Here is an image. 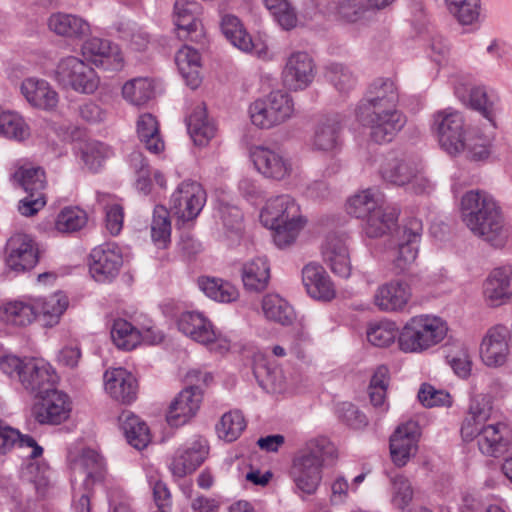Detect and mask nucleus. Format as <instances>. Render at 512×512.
<instances>
[{"label": "nucleus", "mask_w": 512, "mask_h": 512, "mask_svg": "<svg viewBox=\"0 0 512 512\" xmlns=\"http://www.w3.org/2000/svg\"><path fill=\"white\" fill-rule=\"evenodd\" d=\"M119 425L127 442L137 450L147 447L151 441L147 424L131 411H123L119 416Z\"/></svg>", "instance_id": "obj_49"}, {"label": "nucleus", "mask_w": 512, "mask_h": 512, "mask_svg": "<svg viewBox=\"0 0 512 512\" xmlns=\"http://www.w3.org/2000/svg\"><path fill=\"white\" fill-rule=\"evenodd\" d=\"M74 149L76 156L84 166L93 172L98 171L103 163L113 155L110 146L96 140L78 143Z\"/></svg>", "instance_id": "obj_53"}, {"label": "nucleus", "mask_w": 512, "mask_h": 512, "mask_svg": "<svg viewBox=\"0 0 512 512\" xmlns=\"http://www.w3.org/2000/svg\"><path fill=\"white\" fill-rule=\"evenodd\" d=\"M420 436V426L413 420L401 423L390 436L391 460L397 467L405 466L416 455Z\"/></svg>", "instance_id": "obj_29"}, {"label": "nucleus", "mask_w": 512, "mask_h": 512, "mask_svg": "<svg viewBox=\"0 0 512 512\" xmlns=\"http://www.w3.org/2000/svg\"><path fill=\"white\" fill-rule=\"evenodd\" d=\"M334 446L325 436L307 441L305 449L292 462L290 476L297 491L314 494L322 481L324 456L332 455Z\"/></svg>", "instance_id": "obj_6"}, {"label": "nucleus", "mask_w": 512, "mask_h": 512, "mask_svg": "<svg viewBox=\"0 0 512 512\" xmlns=\"http://www.w3.org/2000/svg\"><path fill=\"white\" fill-rule=\"evenodd\" d=\"M47 27L56 36L68 40H81L91 34L90 23L74 13H51L47 18Z\"/></svg>", "instance_id": "obj_38"}, {"label": "nucleus", "mask_w": 512, "mask_h": 512, "mask_svg": "<svg viewBox=\"0 0 512 512\" xmlns=\"http://www.w3.org/2000/svg\"><path fill=\"white\" fill-rule=\"evenodd\" d=\"M38 262V249L32 237L24 233L13 234L6 243V267L22 273L32 269Z\"/></svg>", "instance_id": "obj_30"}, {"label": "nucleus", "mask_w": 512, "mask_h": 512, "mask_svg": "<svg viewBox=\"0 0 512 512\" xmlns=\"http://www.w3.org/2000/svg\"><path fill=\"white\" fill-rule=\"evenodd\" d=\"M68 462L73 489V512H91L90 490L96 483L106 481L107 472L104 458L91 448L80 451L69 450Z\"/></svg>", "instance_id": "obj_5"}, {"label": "nucleus", "mask_w": 512, "mask_h": 512, "mask_svg": "<svg viewBox=\"0 0 512 512\" xmlns=\"http://www.w3.org/2000/svg\"><path fill=\"white\" fill-rule=\"evenodd\" d=\"M34 299L37 301L36 317L45 327L56 326L69 306V299L62 291L46 297L34 296Z\"/></svg>", "instance_id": "obj_45"}, {"label": "nucleus", "mask_w": 512, "mask_h": 512, "mask_svg": "<svg viewBox=\"0 0 512 512\" xmlns=\"http://www.w3.org/2000/svg\"><path fill=\"white\" fill-rule=\"evenodd\" d=\"M400 331L395 322L390 320H381L371 322L366 330V336L369 343L376 347H387L399 338Z\"/></svg>", "instance_id": "obj_61"}, {"label": "nucleus", "mask_w": 512, "mask_h": 512, "mask_svg": "<svg viewBox=\"0 0 512 512\" xmlns=\"http://www.w3.org/2000/svg\"><path fill=\"white\" fill-rule=\"evenodd\" d=\"M175 322L179 332L203 345L210 352L222 355L231 348L230 336L217 328L203 312L183 311L177 316Z\"/></svg>", "instance_id": "obj_9"}, {"label": "nucleus", "mask_w": 512, "mask_h": 512, "mask_svg": "<svg viewBox=\"0 0 512 512\" xmlns=\"http://www.w3.org/2000/svg\"><path fill=\"white\" fill-rule=\"evenodd\" d=\"M449 331L442 317L425 313L412 316L399 334V348L405 353H423L444 341Z\"/></svg>", "instance_id": "obj_7"}, {"label": "nucleus", "mask_w": 512, "mask_h": 512, "mask_svg": "<svg viewBox=\"0 0 512 512\" xmlns=\"http://www.w3.org/2000/svg\"><path fill=\"white\" fill-rule=\"evenodd\" d=\"M412 298L406 282L392 280L380 285L374 294L375 306L384 312H403Z\"/></svg>", "instance_id": "obj_36"}, {"label": "nucleus", "mask_w": 512, "mask_h": 512, "mask_svg": "<svg viewBox=\"0 0 512 512\" xmlns=\"http://www.w3.org/2000/svg\"><path fill=\"white\" fill-rule=\"evenodd\" d=\"M448 13L463 26L473 25L480 18V0H443Z\"/></svg>", "instance_id": "obj_59"}, {"label": "nucleus", "mask_w": 512, "mask_h": 512, "mask_svg": "<svg viewBox=\"0 0 512 512\" xmlns=\"http://www.w3.org/2000/svg\"><path fill=\"white\" fill-rule=\"evenodd\" d=\"M129 167L135 173L134 188L144 196L156 199L167 189V179L160 170H150L147 160L139 151H133L128 157Z\"/></svg>", "instance_id": "obj_28"}, {"label": "nucleus", "mask_w": 512, "mask_h": 512, "mask_svg": "<svg viewBox=\"0 0 512 512\" xmlns=\"http://www.w3.org/2000/svg\"><path fill=\"white\" fill-rule=\"evenodd\" d=\"M399 210L383 205L377 212L368 216L363 224V232L369 238H379L390 233L397 226Z\"/></svg>", "instance_id": "obj_48"}, {"label": "nucleus", "mask_w": 512, "mask_h": 512, "mask_svg": "<svg viewBox=\"0 0 512 512\" xmlns=\"http://www.w3.org/2000/svg\"><path fill=\"white\" fill-rule=\"evenodd\" d=\"M462 222L471 233L494 247H503L509 231L501 207L495 198L484 190L465 192L459 203Z\"/></svg>", "instance_id": "obj_1"}, {"label": "nucleus", "mask_w": 512, "mask_h": 512, "mask_svg": "<svg viewBox=\"0 0 512 512\" xmlns=\"http://www.w3.org/2000/svg\"><path fill=\"white\" fill-rule=\"evenodd\" d=\"M511 358V334L507 326L496 324L483 335L479 344V359L487 368L497 369Z\"/></svg>", "instance_id": "obj_18"}, {"label": "nucleus", "mask_w": 512, "mask_h": 512, "mask_svg": "<svg viewBox=\"0 0 512 512\" xmlns=\"http://www.w3.org/2000/svg\"><path fill=\"white\" fill-rule=\"evenodd\" d=\"M14 447L30 450L27 456L31 462L27 464L24 475L35 485L39 494H44L50 482L51 471L45 461L38 460L44 452L43 447L32 436L22 434L18 429L0 421V453L6 454Z\"/></svg>", "instance_id": "obj_8"}, {"label": "nucleus", "mask_w": 512, "mask_h": 512, "mask_svg": "<svg viewBox=\"0 0 512 512\" xmlns=\"http://www.w3.org/2000/svg\"><path fill=\"white\" fill-rule=\"evenodd\" d=\"M97 203L105 211V226L112 235H118L123 228L124 211L123 206L114 196L108 193L97 192Z\"/></svg>", "instance_id": "obj_56"}, {"label": "nucleus", "mask_w": 512, "mask_h": 512, "mask_svg": "<svg viewBox=\"0 0 512 512\" xmlns=\"http://www.w3.org/2000/svg\"><path fill=\"white\" fill-rule=\"evenodd\" d=\"M214 218L216 224L221 227L223 236L231 244L240 240L243 233V214L237 206L226 202L224 198H218Z\"/></svg>", "instance_id": "obj_42"}, {"label": "nucleus", "mask_w": 512, "mask_h": 512, "mask_svg": "<svg viewBox=\"0 0 512 512\" xmlns=\"http://www.w3.org/2000/svg\"><path fill=\"white\" fill-rule=\"evenodd\" d=\"M136 130L140 142L150 153L159 154L164 150L165 144L159 131V123L154 115H140Z\"/></svg>", "instance_id": "obj_54"}, {"label": "nucleus", "mask_w": 512, "mask_h": 512, "mask_svg": "<svg viewBox=\"0 0 512 512\" xmlns=\"http://www.w3.org/2000/svg\"><path fill=\"white\" fill-rule=\"evenodd\" d=\"M205 203V190L200 183L192 180L179 183L170 197L171 210L183 222L195 219Z\"/></svg>", "instance_id": "obj_23"}, {"label": "nucleus", "mask_w": 512, "mask_h": 512, "mask_svg": "<svg viewBox=\"0 0 512 512\" xmlns=\"http://www.w3.org/2000/svg\"><path fill=\"white\" fill-rule=\"evenodd\" d=\"M81 55L88 63L105 71L117 72L125 65L120 47L108 39L88 38L81 45Z\"/></svg>", "instance_id": "obj_24"}, {"label": "nucleus", "mask_w": 512, "mask_h": 512, "mask_svg": "<svg viewBox=\"0 0 512 512\" xmlns=\"http://www.w3.org/2000/svg\"><path fill=\"white\" fill-rule=\"evenodd\" d=\"M470 128L463 112L453 107L437 110L431 116V133L440 149L452 157L461 155L463 140Z\"/></svg>", "instance_id": "obj_10"}, {"label": "nucleus", "mask_w": 512, "mask_h": 512, "mask_svg": "<svg viewBox=\"0 0 512 512\" xmlns=\"http://www.w3.org/2000/svg\"><path fill=\"white\" fill-rule=\"evenodd\" d=\"M37 301L23 295L0 305V332L7 328H26L36 320Z\"/></svg>", "instance_id": "obj_32"}, {"label": "nucleus", "mask_w": 512, "mask_h": 512, "mask_svg": "<svg viewBox=\"0 0 512 512\" xmlns=\"http://www.w3.org/2000/svg\"><path fill=\"white\" fill-rule=\"evenodd\" d=\"M512 266L502 265L493 268L482 284V298L490 308H498L512 299Z\"/></svg>", "instance_id": "obj_31"}, {"label": "nucleus", "mask_w": 512, "mask_h": 512, "mask_svg": "<svg viewBox=\"0 0 512 512\" xmlns=\"http://www.w3.org/2000/svg\"><path fill=\"white\" fill-rule=\"evenodd\" d=\"M414 170L415 167L411 164L394 158L386 160L381 166L380 174L384 181L393 185L404 186L410 182Z\"/></svg>", "instance_id": "obj_64"}, {"label": "nucleus", "mask_w": 512, "mask_h": 512, "mask_svg": "<svg viewBox=\"0 0 512 512\" xmlns=\"http://www.w3.org/2000/svg\"><path fill=\"white\" fill-rule=\"evenodd\" d=\"M197 285L208 298L219 303H232L239 298L238 288L222 278L202 276Z\"/></svg>", "instance_id": "obj_52"}, {"label": "nucleus", "mask_w": 512, "mask_h": 512, "mask_svg": "<svg viewBox=\"0 0 512 512\" xmlns=\"http://www.w3.org/2000/svg\"><path fill=\"white\" fill-rule=\"evenodd\" d=\"M13 179L26 192H42L45 187L44 170L26 159H18L12 164Z\"/></svg>", "instance_id": "obj_51"}, {"label": "nucleus", "mask_w": 512, "mask_h": 512, "mask_svg": "<svg viewBox=\"0 0 512 512\" xmlns=\"http://www.w3.org/2000/svg\"><path fill=\"white\" fill-rule=\"evenodd\" d=\"M31 135L25 118L14 110H0V136L9 140L23 142Z\"/></svg>", "instance_id": "obj_55"}, {"label": "nucleus", "mask_w": 512, "mask_h": 512, "mask_svg": "<svg viewBox=\"0 0 512 512\" xmlns=\"http://www.w3.org/2000/svg\"><path fill=\"white\" fill-rule=\"evenodd\" d=\"M58 381L57 371L47 360L30 357L19 383L27 393L36 398L56 387Z\"/></svg>", "instance_id": "obj_27"}, {"label": "nucleus", "mask_w": 512, "mask_h": 512, "mask_svg": "<svg viewBox=\"0 0 512 512\" xmlns=\"http://www.w3.org/2000/svg\"><path fill=\"white\" fill-rule=\"evenodd\" d=\"M111 338L118 349L131 351L141 345L139 328L134 327L129 321L115 319L111 328Z\"/></svg>", "instance_id": "obj_57"}, {"label": "nucleus", "mask_w": 512, "mask_h": 512, "mask_svg": "<svg viewBox=\"0 0 512 512\" xmlns=\"http://www.w3.org/2000/svg\"><path fill=\"white\" fill-rule=\"evenodd\" d=\"M36 399L31 408V414L37 423L59 425L70 417L72 401L64 391L54 387Z\"/></svg>", "instance_id": "obj_20"}, {"label": "nucleus", "mask_w": 512, "mask_h": 512, "mask_svg": "<svg viewBox=\"0 0 512 512\" xmlns=\"http://www.w3.org/2000/svg\"><path fill=\"white\" fill-rule=\"evenodd\" d=\"M349 236L344 232H332L326 235L321 245L324 263L337 276L348 278L352 264L348 247Z\"/></svg>", "instance_id": "obj_26"}, {"label": "nucleus", "mask_w": 512, "mask_h": 512, "mask_svg": "<svg viewBox=\"0 0 512 512\" xmlns=\"http://www.w3.org/2000/svg\"><path fill=\"white\" fill-rule=\"evenodd\" d=\"M302 283L307 294L318 301H331L336 296L334 283L324 267L311 262L302 269Z\"/></svg>", "instance_id": "obj_37"}, {"label": "nucleus", "mask_w": 512, "mask_h": 512, "mask_svg": "<svg viewBox=\"0 0 512 512\" xmlns=\"http://www.w3.org/2000/svg\"><path fill=\"white\" fill-rule=\"evenodd\" d=\"M171 220L169 211L162 205L155 206L151 221V239L158 248H166L171 241Z\"/></svg>", "instance_id": "obj_60"}, {"label": "nucleus", "mask_w": 512, "mask_h": 512, "mask_svg": "<svg viewBox=\"0 0 512 512\" xmlns=\"http://www.w3.org/2000/svg\"><path fill=\"white\" fill-rule=\"evenodd\" d=\"M240 275L246 291L260 293L269 285L271 278L270 263L264 256L252 258L243 263Z\"/></svg>", "instance_id": "obj_43"}, {"label": "nucleus", "mask_w": 512, "mask_h": 512, "mask_svg": "<svg viewBox=\"0 0 512 512\" xmlns=\"http://www.w3.org/2000/svg\"><path fill=\"white\" fill-rule=\"evenodd\" d=\"M344 118L340 113H328L320 116L306 142L311 151L334 155L343 145L342 129Z\"/></svg>", "instance_id": "obj_17"}, {"label": "nucleus", "mask_w": 512, "mask_h": 512, "mask_svg": "<svg viewBox=\"0 0 512 512\" xmlns=\"http://www.w3.org/2000/svg\"><path fill=\"white\" fill-rule=\"evenodd\" d=\"M89 272L100 283L114 280L124 263L123 249L115 242H106L96 246L90 253Z\"/></svg>", "instance_id": "obj_21"}, {"label": "nucleus", "mask_w": 512, "mask_h": 512, "mask_svg": "<svg viewBox=\"0 0 512 512\" xmlns=\"http://www.w3.org/2000/svg\"><path fill=\"white\" fill-rule=\"evenodd\" d=\"M175 63L186 85L197 89L202 83V61L198 50L188 45L182 46L175 54Z\"/></svg>", "instance_id": "obj_47"}, {"label": "nucleus", "mask_w": 512, "mask_h": 512, "mask_svg": "<svg viewBox=\"0 0 512 512\" xmlns=\"http://www.w3.org/2000/svg\"><path fill=\"white\" fill-rule=\"evenodd\" d=\"M220 27L226 39L240 51L259 59H270L266 41L261 37L252 38L237 16L232 14L222 15Z\"/></svg>", "instance_id": "obj_22"}, {"label": "nucleus", "mask_w": 512, "mask_h": 512, "mask_svg": "<svg viewBox=\"0 0 512 512\" xmlns=\"http://www.w3.org/2000/svg\"><path fill=\"white\" fill-rule=\"evenodd\" d=\"M255 170L266 179L285 181L295 170L293 160L276 147L252 145L248 151Z\"/></svg>", "instance_id": "obj_15"}, {"label": "nucleus", "mask_w": 512, "mask_h": 512, "mask_svg": "<svg viewBox=\"0 0 512 512\" xmlns=\"http://www.w3.org/2000/svg\"><path fill=\"white\" fill-rule=\"evenodd\" d=\"M315 64L312 57L303 51L290 54L282 72L284 85L294 91L306 89L314 80Z\"/></svg>", "instance_id": "obj_33"}, {"label": "nucleus", "mask_w": 512, "mask_h": 512, "mask_svg": "<svg viewBox=\"0 0 512 512\" xmlns=\"http://www.w3.org/2000/svg\"><path fill=\"white\" fill-rule=\"evenodd\" d=\"M104 391L113 400L131 404L137 398L138 383L135 376L125 368H109L103 374Z\"/></svg>", "instance_id": "obj_34"}, {"label": "nucleus", "mask_w": 512, "mask_h": 512, "mask_svg": "<svg viewBox=\"0 0 512 512\" xmlns=\"http://www.w3.org/2000/svg\"><path fill=\"white\" fill-rule=\"evenodd\" d=\"M398 103L399 92L396 83L392 79L379 78L371 83L355 111L398 107Z\"/></svg>", "instance_id": "obj_39"}, {"label": "nucleus", "mask_w": 512, "mask_h": 512, "mask_svg": "<svg viewBox=\"0 0 512 512\" xmlns=\"http://www.w3.org/2000/svg\"><path fill=\"white\" fill-rule=\"evenodd\" d=\"M203 6L196 0H175L171 14L179 38L197 39L204 35Z\"/></svg>", "instance_id": "obj_25"}, {"label": "nucleus", "mask_w": 512, "mask_h": 512, "mask_svg": "<svg viewBox=\"0 0 512 512\" xmlns=\"http://www.w3.org/2000/svg\"><path fill=\"white\" fill-rule=\"evenodd\" d=\"M357 121L370 130L371 139L379 144L391 142L407 122L398 107L355 111Z\"/></svg>", "instance_id": "obj_13"}, {"label": "nucleus", "mask_w": 512, "mask_h": 512, "mask_svg": "<svg viewBox=\"0 0 512 512\" xmlns=\"http://www.w3.org/2000/svg\"><path fill=\"white\" fill-rule=\"evenodd\" d=\"M495 133L486 132L480 128H470L465 139L461 155L464 154L468 159L477 162L487 161L493 152V143Z\"/></svg>", "instance_id": "obj_44"}, {"label": "nucleus", "mask_w": 512, "mask_h": 512, "mask_svg": "<svg viewBox=\"0 0 512 512\" xmlns=\"http://www.w3.org/2000/svg\"><path fill=\"white\" fill-rule=\"evenodd\" d=\"M422 231L423 225L420 219L410 218L404 224L397 255L394 258V264L399 271H404L416 260Z\"/></svg>", "instance_id": "obj_40"}, {"label": "nucleus", "mask_w": 512, "mask_h": 512, "mask_svg": "<svg viewBox=\"0 0 512 512\" xmlns=\"http://www.w3.org/2000/svg\"><path fill=\"white\" fill-rule=\"evenodd\" d=\"M246 428V420L239 410H231L222 415L216 425L220 439L227 442L235 441Z\"/></svg>", "instance_id": "obj_63"}, {"label": "nucleus", "mask_w": 512, "mask_h": 512, "mask_svg": "<svg viewBox=\"0 0 512 512\" xmlns=\"http://www.w3.org/2000/svg\"><path fill=\"white\" fill-rule=\"evenodd\" d=\"M385 204L384 194L377 188L360 189L350 195L344 208L348 215L357 219H366Z\"/></svg>", "instance_id": "obj_41"}, {"label": "nucleus", "mask_w": 512, "mask_h": 512, "mask_svg": "<svg viewBox=\"0 0 512 512\" xmlns=\"http://www.w3.org/2000/svg\"><path fill=\"white\" fill-rule=\"evenodd\" d=\"M186 379L190 385L177 394L166 412V422L170 427H181L197 415L203 401V390L198 382L207 383L210 376L193 369L187 373Z\"/></svg>", "instance_id": "obj_11"}, {"label": "nucleus", "mask_w": 512, "mask_h": 512, "mask_svg": "<svg viewBox=\"0 0 512 512\" xmlns=\"http://www.w3.org/2000/svg\"><path fill=\"white\" fill-rule=\"evenodd\" d=\"M56 81L82 94H92L99 86L95 70L76 56L62 58L55 70Z\"/></svg>", "instance_id": "obj_16"}, {"label": "nucleus", "mask_w": 512, "mask_h": 512, "mask_svg": "<svg viewBox=\"0 0 512 512\" xmlns=\"http://www.w3.org/2000/svg\"><path fill=\"white\" fill-rule=\"evenodd\" d=\"M259 221L280 249L293 245L308 223L299 203L289 194L268 198L260 210Z\"/></svg>", "instance_id": "obj_3"}, {"label": "nucleus", "mask_w": 512, "mask_h": 512, "mask_svg": "<svg viewBox=\"0 0 512 512\" xmlns=\"http://www.w3.org/2000/svg\"><path fill=\"white\" fill-rule=\"evenodd\" d=\"M20 93L33 108L54 111L59 103V95L45 79L27 77L20 84Z\"/></svg>", "instance_id": "obj_35"}, {"label": "nucleus", "mask_w": 512, "mask_h": 512, "mask_svg": "<svg viewBox=\"0 0 512 512\" xmlns=\"http://www.w3.org/2000/svg\"><path fill=\"white\" fill-rule=\"evenodd\" d=\"M186 125L191 139L198 146L207 145L216 134L215 123L208 117L203 103L197 104L187 116Z\"/></svg>", "instance_id": "obj_46"}, {"label": "nucleus", "mask_w": 512, "mask_h": 512, "mask_svg": "<svg viewBox=\"0 0 512 512\" xmlns=\"http://www.w3.org/2000/svg\"><path fill=\"white\" fill-rule=\"evenodd\" d=\"M210 446L206 438L193 436L173 453L168 469L174 478H184L196 471L207 459Z\"/></svg>", "instance_id": "obj_19"}, {"label": "nucleus", "mask_w": 512, "mask_h": 512, "mask_svg": "<svg viewBox=\"0 0 512 512\" xmlns=\"http://www.w3.org/2000/svg\"><path fill=\"white\" fill-rule=\"evenodd\" d=\"M454 94L464 105L480 112L492 129L496 128L495 117L499 110L498 96L483 85H473L466 77L459 76L452 80Z\"/></svg>", "instance_id": "obj_14"}, {"label": "nucleus", "mask_w": 512, "mask_h": 512, "mask_svg": "<svg viewBox=\"0 0 512 512\" xmlns=\"http://www.w3.org/2000/svg\"><path fill=\"white\" fill-rule=\"evenodd\" d=\"M261 2L282 29L291 30L297 26V14L289 0H261Z\"/></svg>", "instance_id": "obj_62"}, {"label": "nucleus", "mask_w": 512, "mask_h": 512, "mask_svg": "<svg viewBox=\"0 0 512 512\" xmlns=\"http://www.w3.org/2000/svg\"><path fill=\"white\" fill-rule=\"evenodd\" d=\"M261 309L266 320L282 326L291 325L296 317L292 305L277 293L264 295Z\"/></svg>", "instance_id": "obj_50"}, {"label": "nucleus", "mask_w": 512, "mask_h": 512, "mask_svg": "<svg viewBox=\"0 0 512 512\" xmlns=\"http://www.w3.org/2000/svg\"><path fill=\"white\" fill-rule=\"evenodd\" d=\"M491 409V404L484 395L473 396L460 432L465 442L477 439L482 454L497 457L506 451L510 443V429L504 422L487 424Z\"/></svg>", "instance_id": "obj_2"}, {"label": "nucleus", "mask_w": 512, "mask_h": 512, "mask_svg": "<svg viewBox=\"0 0 512 512\" xmlns=\"http://www.w3.org/2000/svg\"><path fill=\"white\" fill-rule=\"evenodd\" d=\"M294 113L290 95L276 90L253 101L248 108L251 123L260 129H271L289 120Z\"/></svg>", "instance_id": "obj_12"}, {"label": "nucleus", "mask_w": 512, "mask_h": 512, "mask_svg": "<svg viewBox=\"0 0 512 512\" xmlns=\"http://www.w3.org/2000/svg\"><path fill=\"white\" fill-rule=\"evenodd\" d=\"M122 96L132 105H144L154 96V81L148 77L130 79L122 87Z\"/></svg>", "instance_id": "obj_58"}, {"label": "nucleus", "mask_w": 512, "mask_h": 512, "mask_svg": "<svg viewBox=\"0 0 512 512\" xmlns=\"http://www.w3.org/2000/svg\"><path fill=\"white\" fill-rule=\"evenodd\" d=\"M259 221L280 249L293 245L308 223L299 203L289 194L268 198L260 210Z\"/></svg>", "instance_id": "obj_4"}]
</instances>
